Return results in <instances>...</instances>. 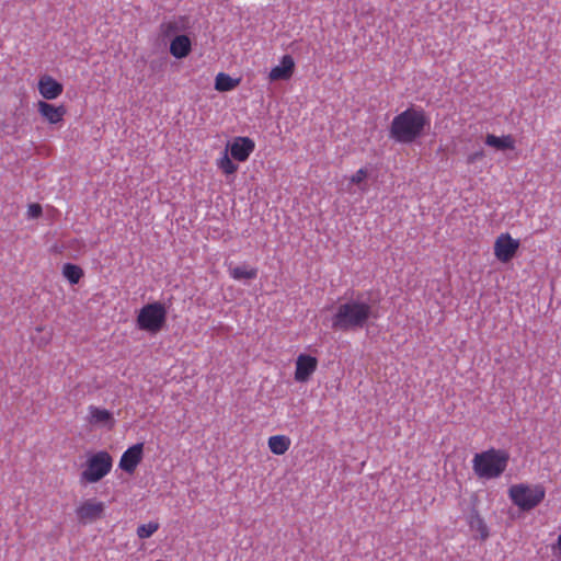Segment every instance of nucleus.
I'll return each mask as SVG.
<instances>
[{
    "label": "nucleus",
    "instance_id": "f257e3e1",
    "mask_svg": "<svg viewBox=\"0 0 561 561\" xmlns=\"http://www.w3.org/2000/svg\"><path fill=\"white\" fill-rule=\"evenodd\" d=\"M373 316V307L367 299L352 298L341 302L331 318L335 331H354L363 329Z\"/></svg>",
    "mask_w": 561,
    "mask_h": 561
},
{
    "label": "nucleus",
    "instance_id": "f03ea898",
    "mask_svg": "<svg viewBox=\"0 0 561 561\" xmlns=\"http://www.w3.org/2000/svg\"><path fill=\"white\" fill-rule=\"evenodd\" d=\"M430 124L425 111L420 107H408L396 115L390 125V137L400 144H411L422 136Z\"/></svg>",
    "mask_w": 561,
    "mask_h": 561
},
{
    "label": "nucleus",
    "instance_id": "7ed1b4c3",
    "mask_svg": "<svg viewBox=\"0 0 561 561\" xmlns=\"http://www.w3.org/2000/svg\"><path fill=\"white\" fill-rule=\"evenodd\" d=\"M510 455L504 449L490 448L478 453L472 459V469L480 479H496L507 468Z\"/></svg>",
    "mask_w": 561,
    "mask_h": 561
},
{
    "label": "nucleus",
    "instance_id": "20e7f679",
    "mask_svg": "<svg viewBox=\"0 0 561 561\" xmlns=\"http://www.w3.org/2000/svg\"><path fill=\"white\" fill-rule=\"evenodd\" d=\"M511 502L522 512H530L546 497V489L540 483H516L507 490Z\"/></svg>",
    "mask_w": 561,
    "mask_h": 561
},
{
    "label": "nucleus",
    "instance_id": "39448f33",
    "mask_svg": "<svg viewBox=\"0 0 561 561\" xmlns=\"http://www.w3.org/2000/svg\"><path fill=\"white\" fill-rule=\"evenodd\" d=\"M112 467V456L105 450L96 451L88 457L84 469L80 473V482L96 483L111 472Z\"/></svg>",
    "mask_w": 561,
    "mask_h": 561
},
{
    "label": "nucleus",
    "instance_id": "423d86ee",
    "mask_svg": "<svg viewBox=\"0 0 561 561\" xmlns=\"http://www.w3.org/2000/svg\"><path fill=\"white\" fill-rule=\"evenodd\" d=\"M167 320V309L163 304L156 301L145 305L138 312L136 323L139 330L158 333Z\"/></svg>",
    "mask_w": 561,
    "mask_h": 561
},
{
    "label": "nucleus",
    "instance_id": "0eeeda50",
    "mask_svg": "<svg viewBox=\"0 0 561 561\" xmlns=\"http://www.w3.org/2000/svg\"><path fill=\"white\" fill-rule=\"evenodd\" d=\"M75 513L81 524H92L104 517L105 504L95 497L87 499L76 507Z\"/></svg>",
    "mask_w": 561,
    "mask_h": 561
},
{
    "label": "nucleus",
    "instance_id": "6e6552de",
    "mask_svg": "<svg viewBox=\"0 0 561 561\" xmlns=\"http://www.w3.org/2000/svg\"><path fill=\"white\" fill-rule=\"evenodd\" d=\"M519 245V240L513 239L510 233H501L494 241V256L501 263H508L516 255Z\"/></svg>",
    "mask_w": 561,
    "mask_h": 561
},
{
    "label": "nucleus",
    "instance_id": "1a4fd4ad",
    "mask_svg": "<svg viewBox=\"0 0 561 561\" xmlns=\"http://www.w3.org/2000/svg\"><path fill=\"white\" fill-rule=\"evenodd\" d=\"M85 421L91 427L106 431H112L116 424V420L110 410L96 405L88 407Z\"/></svg>",
    "mask_w": 561,
    "mask_h": 561
},
{
    "label": "nucleus",
    "instance_id": "9d476101",
    "mask_svg": "<svg viewBox=\"0 0 561 561\" xmlns=\"http://www.w3.org/2000/svg\"><path fill=\"white\" fill-rule=\"evenodd\" d=\"M255 149V142L250 137H234L227 144L226 150L238 162H245Z\"/></svg>",
    "mask_w": 561,
    "mask_h": 561
},
{
    "label": "nucleus",
    "instance_id": "9b49d317",
    "mask_svg": "<svg viewBox=\"0 0 561 561\" xmlns=\"http://www.w3.org/2000/svg\"><path fill=\"white\" fill-rule=\"evenodd\" d=\"M318 368L317 357L309 354H299L296 358L294 378L297 382H307Z\"/></svg>",
    "mask_w": 561,
    "mask_h": 561
},
{
    "label": "nucleus",
    "instance_id": "f8f14e48",
    "mask_svg": "<svg viewBox=\"0 0 561 561\" xmlns=\"http://www.w3.org/2000/svg\"><path fill=\"white\" fill-rule=\"evenodd\" d=\"M142 455L144 444L138 443L130 446L123 453L118 465L119 468L129 474L134 473L142 460Z\"/></svg>",
    "mask_w": 561,
    "mask_h": 561
},
{
    "label": "nucleus",
    "instance_id": "ddd939ff",
    "mask_svg": "<svg viewBox=\"0 0 561 561\" xmlns=\"http://www.w3.org/2000/svg\"><path fill=\"white\" fill-rule=\"evenodd\" d=\"M38 92L45 100H55L61 95L64 85L49 75H43L37 83Z\"/></svg>",
    "mask_w": 561,
    "mask_h": 561
},
{
    "label": "nucleus",
    "instance_id": "4468645a",
    "mask_svg": "<svg viewBox=\"0 0 561 561\" xmlns=\"http://www.w3.org/2000/svg\"><path fill=\"white\" fill-rule=\"evenodd\" d=\"M295 71V60L290 55H284L279 65L273 67L268 73L270 81L289 80Z\"/></svg>",
    "mask_w": 561,
    "mask_h": 561
},
{
    "label": "nucleus",
    "instance_id": "2eb2a0df",
    "mask_svg": "<svg viewBox=\"0 0 561 561\" xmlns=\"http://www.w3.org/2000/svg\"><path fill=\"white\" fill-rule=\"evenodd\" d=\"M37 111L38 113L49 123V124H58L64 119L67 111L64 105L56 106L46 101L37 102Z\"/></svg>",
    "mask_w": 561,
    "mask_h": 561
},
{
    "label": "nucleus",
    "instance_id": "dca6fc26",
    "mask_svg": "<svg viewBox=\"0 0 561 561\" xmlns=\"http://www.w3.org/2000/svg\"><path fill=\"white\" fill-rule=\"evenodd\" d=\"M191 50L192 41L187 35H175L170 42V54L178 59L187 57Z\"/></svg>",
    "mask_w": 561,
    "mask_h": 561
},
{
    "label": "nucleus",
    "instance_id": "f3484780",
    "mask_svg": "<svg viewBox=\"0 0 561 561\" xmlns=\"http://www.w3.org/2000/svg\"><path fill=\"white\" fill-rule=\"evenodd\" d=\"M185 18H173L168 21H163L159 26V34L163 39L179 35L178 33L185 30Z\"/></svg>",
    "mask_w": 561,
    "mask_h": 561
},
{
    "label": "nucleus",
    "instance_id": "a211bd4d",
    "mask_svg": "<svg viewBox=\"0 0 561 561\" xmlns=\"http://www.w3.org/2000/svg\"><path fill=\"white\" fill-rule=\"evenodd\" d=\"M291 445L290 437L286 435H273L267 439V446L272 454L276 456L285 455Z\"/></svg>",
    "mask_w": 561,
    "mask_h": 561
},
{
    "label": "nucleus",
    "instance_id": "6ab92c4d",
    "mask_svg": "<svg viewBox=\"0 0 561 561\" xmlns=\"http://www.w3.org/2000/svg\"><path fill=\"white\" fill-rule=\"evenodd\" d=\"M369 176V170L366 167L359 168L355 173H353L348 178L347 190L352 192L353 186H356L357 190L362 193H366L368 191L367 179Z\"/></svg>",
    "mask_w": 561,
    "mask_h": 561
},
{
    "label": "nucleus",
    "instance_id": "aec40b11",
    "mask_svg": "<svg viewBox=\"0 0 561 561\" xmlns=\"http://www.w3.org/2000/svg\"><path fill=\"white\" fill-rule=\"evenodd\" d=\"M485 145L493 147L497 150H513L515 149V140L512 135H504L497 137L493 134H489L485 137Z\"/></svg>",
    "mask_w": 561,
    "mask_h": 561
},
{
    "label": "nucleus",
    "instance_id": "412c9836",
    "mask_svg": "<svg viewBox=\"0 0 561 561\" xmlns=\"http://www.w3.org/2000/svg\"><path fill=\"white\" fill-rule=\"evenodd\" d=\"M240 82V78H232L225 72H219L215 78V90L218 92H229L234 90Z\"/></svg>",
    "mask_w": 561,
    "mask_h": 561
},
{
    "label": "nucleus",
    "instance_id": "4be33fe9",
    "mask_svg": "<svg viewBox=\"0 0 561 561\" xmlns=\"http://www.w3.org/2000/svg\"><path fill=\"white\" fill-rule=\"evenodd\" d=\"M231 278L236 280L254 279L257 276V268L245 265L234 266L229 270Z\"/></svg>",
    "mask_w": 561,
    "mask_h": 561
},
{
    "label": "nucleus",
    "instance_id": "5701e85b",
    "mask_svg": "<svg viewBox=\"0 0 561 561\" xmlns=\"http://www.w3.org/2000/svg\"><path fill=\"white\" fill-rule=\"evenodd\" d=\"M62 275L71 285H76L83 277V270L72 263H66L62 266Z\"/></svg>",
    "mask_w": 561,
    "mask_h": 561
},
{
    "label": "nucleus",
    "instance_id": "b1692460",
    "mask_svg": "<svg viewBox=\"0 0 561 561\" xmlns=\"http://www.w3.org/2000/svg\"><path fill=\"white\" fill-rule=\"evenodd\" d=\"M232 160L227 150H225L224 154L217 160V167L224 174L231 175L238 171V165Z\"/></svg>",
    "mask_w": 561,
    "mask_h": 561
},
{
    "label": "nucleus",
    "instance_id": "393cba45",
    "mask_svg": "<svg viewBox=\"0 0 561 561\" xmlns=\"http://www.w3.org/2000/svg\"><path fill=\"white\" fill-rule=\"evenodd\" d=\"M159 529V523L149 522L148 524H141L137 527V536L140 539H147L151 537Z\"/></svg>",
    "mask_w": 561,
    "mask_h": 561
},
{
    "label": "nucleus",
    "instance_id": "a878e982",
    "mask_svg": "<svg viewBox=\"0 0 561 561\" xmlns=\"http://www.w3.org/2000/svg\"><path fill=\"white\" fill-rule=\"evenodd\" d=\"M484 156H485L484 151L482 149H480L478 151H474V152L468 154L466 161L468 164H473L477 161L482 160L484 158Z\"/></svg>",
    "mask_w": 561,
    "mask_h": 561
},
{
    "label": "nucleus",
    "instance_id": "bb28decb",
    "mask_svg": "<svg viewBox=\"0 0 561 561\" xmlns=\"http://www.w3.org/2000/svg\"><path fill=\"white\" fill-rule=\"evenodd\" d=\"M28 217L37 218L42 215V207L38 204H31L27 209Z\"/></svg>",
    "mask_w": 561,
    "mask_h": 561
},
{
    "label": "nucleus",
    "instance_id": "cd10ccee",
    "mask_svg": "<svg viewBox=\"0 0 561 561\" xmlns=\"http://www.w3.org/2000/svg\"><path fill=\"white\" fill-rule=\"evenodd\" d=\"M478 522H479V531L481 533L482 538H486L489 536L486 525L483 523V520L481 518H478Z\"/></svg>",
    "mask_w": 561,
    "mask_h": 561
}]
</instances>
